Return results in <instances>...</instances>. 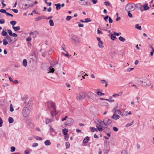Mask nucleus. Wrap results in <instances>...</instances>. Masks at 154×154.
<instances>
[{"mask_svg": "<svg viewBox=\"0 0 154 154\" xmlns=\"http://www.w3.org/2000/svg\"><path fill=\"white\" fill-rule=\"evenodd\" d=\"M136 7L134 3H129L125 7L126 11H134Z\"/></svg>", "mask_w": 154, "mask_h": 154, "instance_id": "obj_1", "label": "nucleus"}, {"mask_svg": "<svg viewBox=\"0 0 154 154\" xmlns=\"http://www.w3.org/2000/svg\"><path fill=\"white\" fill-rule=\"evenodd\" d=\"M30 113V110L27 107L26 105L22 111V114L23 116L24 117H26Z\"/></svg>", "mask_w": 154, "mask_h": 154, "instance_id": "obj_2", "label": "nucleus"}, {"mask_svg": "<svg viewBox=\"0 0 154 154\" xmlns=\"http://www.w3.org/2000/svg\"><path fill=\"white\" fill-rule=\"evenodd\" d=\"M111 120L108 118H105L102 122H100L99 123L102 125H103V123L105 125V126H106L107 125H109L112 123Z\"/></svg>", "mask_w": 154, "mask_h": 154, "instance_id": "obj_3", "label": "nucleus"}, {"mask_svg": "<svg viewBox=\"0 0 154 154\" xmlns=\"http://www.w3.org/2000/svg\"><path fill=\"white\" fill-rule=\"evenodd\" d=\"M85 97V93L84 92H81L79 95L77 96L76 99L78 100H82L84 99Z\"/></svg>", "mask_w": 154, "mask_h": 154, "instance_id": "obj_4", "label": "nucleus"}, {"mask_svg": "<svg viewBox=\"0 0 154 154\" xmlns=\"http://www.w3.org/2000/svg\"><path fill=\"white\" fill-rule=\"evenodd\" d=\"M140 82L141 83L142 85L144 86H149L151 84L150 81L147 79H144L143 81H140Z\"/></svg>", "mask_w": 154, "mask_h": 154, "instance_id": "obj_5", "label": "nucleus"}, {"mask_svg": "<svg viewBox=\"0 0 154 154\" xmlns=\"http://www.w3.org/2000/svg\"><path fill=\"white\" fill-rule=\"evenodd\" d=\"M46 103L48 108L49 107V105H50V106L53 108L54 111H56V107L54 103L51 100L48 101Z\"/></svg>", "mask_w": 154, "mask_h": 154, "instance_id": "obj_6", "label": "nucleus"}, {"mask_svg": "<svg viewBox=\"0 0 154 154\" xmlns=\"http://www.w3.org/2000/svg\"><path fill=\"white\" fill-rule=\"evenodd\" d=\"M73 122L74 121L72 119L69 118L65 122V124L66 125L71 126L73 124Z\"/></svg>", "mask_w": 154, "mask_h": 154, "instance_id": "obj_7", "label": "nucleus"}, {"mask_svg": "<svg viewBox=\"0 0 154 154\" xmlns=\"http://www.w3.org/2000/svg\"><path fill=\"white\" fill-rule=\"evenodd\" d=\"M96 96L95 94L91 92H89L87 94L88 97L90 99H93Z\"/></svg>", "mask_w": 154, "mask_h": 154, "instance_id": "obj_8", "label": "nucleus"}, {"mask_svg": "<svg viewBox=\"0 0 154 154\" xmlns=\"http://www.w3.org/2000/svg\"><path fill=\"white\" fill-rule=\"evenodd\" d=\"M71 39L74 41L75 43H78L80 41L79 37L76 35H74L72 36Z\"/></svg>", "mask_w": 154, "mask_h": 154, "instance_id": "obj_9", "label": "nucleus"}, {"mask_svg": "<svg viewBox=\"0 0 154 154\" xmlns=\"http://www.w3.org/2000/svg\"><path fill=\"white\" fill-rule=\"evenodd\" d=\"M97 39L98 41L99 42V43H98V45L99 48H102L103 47V42L101 41L100 40V38L97 37Z\"/></svg>", "mask_w": 154, "mask_h": 154, "instance_id": "obj_10", "label": "nucleus"}, {"mask_svg": "<svg viewBox=\"0 0 154 154\" xmlns=\"http://www.w3.org/2000/svg\"><path fill=\"white\" fill-rule=\"evenodd\" d=\"M7 32L10 36L14 37H17V34L12 33V31L11 29L8 30Z\"/></svg>", "mask_w": 154, "mask_h": 154, "instance_id": "obj_11", "label": "nucleus"}, {"mask_svg": "<svg viewBox=\"0 0 154 154\" xmlns=\"http://www.w3.org/2000/svg\"><path fill=\"white\" fill-rule=\"evenodd\" d=\"M20 6L22 7V8L23 9H26L28 8L30 6L29 4H21Z\"/></svg>", "mask_w": 154, "mask_h": 154, "instance_id": "obj_12", "label": "nucleus"}, {"mask_svg": "<svg viewBox=\"0 0 154 154\" xmlns=\"http://www.w3.org/2000/svg\"><path fill=\"white\" fill-rule=\"evenodd\" d=\"M38 34L37 31H35L32 32L30 33V35L31 36H32L33 38H35L36 37V35Z\"/></svg>", "mask_w": 154, "mask_h": 154, "instance_id": "obj_13", "label": "nucleus"}, {"mask_svg": "<svg viewBox=\"0 0 154 154\" xmlns=\"http://www.w3.org/2000/svg\"><path fill=\"white\" fill-rule=\"evenodd\" d=\"M96 127L98 129V130L100 131L102 130H104V128H103L100 125H97L96 126Z\"/></svg>", "mask_w": 154, "mask_h": 154, "instance_id": "obj_14", "label": "nucleus"}, {"mask_svg": "<svg viewBox=\"0 0 154 154\" xmlns=\"http://www.w3.org/2000/svg\"><path fill=\"white\" fill-rule=\"evenodd\" d=\"M90 140V138L88 136L85 137L84 139L83 142L84 143H87Z\"/></svg>", "mask_w": 154, "mask_h": 154, "instance_id": "obj_15", "label": "nucleus"}, {"mask_svg": "<svg viewBox=\"0 0 154 154\" xmlns=\"http://www.w3.org/2000/svg\"><path fill=\"white\" fill-rule=\"evenodd\" d=\"M46 122L45 123L46 124H48L49 123H51L53 121H54V119H46Z\"/></svg>", "mask_w": 154, "mask_h": 154, "instance_id": "obj_16", "label": "nucleus"}, {"mask_svg": "<svg viewBox=\"0 0 154 154\" xmlns=\"http://www.w3.org/2000/svg\"><path fill=\"white\" fill-rule=\"evenodd\" d=\"M120 118L119 115L117 114H114L112 116V118L114 120H117L119 119Z\"/></svg>", "mask_w": 154, "mask_h": 154, "instance_id": "obj_17", "label": "nucleus"}, {"mask_svg": "<svg viewBox=\"0 0 154 154\" xmlns=\"http://www.w3.org/2000/svg\"><path fill=\"white\" fill-rule=\"evenodd\" d=\"M143 9L144 11H146L149 9V7L148 6V4H145L143 5Z\"/></svg>", "mask_w": 154, "mask_h": 154, "instance_id": "obj_18", "label": "nucleus"}, {"mask_svg": "<svg viewBox=\"0 0 154 154\" xmlns=\"http://www.w3.org/2000/svg\"><path fill=\"white\" fill-rule=\"evenodd\" d=\"M53 66H50L49 67V72L50 73H53L54 71L55 70L54 68L52 67Z\"/></svg>", "mask_w": 154, "mask_h": 154, "instance_id": "obj_19", "label": "nucleus"}, {"mask_svg": "<svg viewBox=\"0 0 154 154\" xmlns=\"http://www.w3.org/2000/svg\"><path fill=\"white\" fill-rule=\"evenodd\" d=\"M68 131V129L66 128H64L63 129L62 133L64 135H66L67 134Z\"/></svg>", "mask_w": 154, "mask_h": 154, "instance_id": "obj_20", "label": "nucleus"}, {"mask_svg": "<svg viewBox=\"0 0 154 154\" xmlns=\"http://www.w3.org/2000/svg\"><path fill=\"white\" fill-rule=\"evenodd\" d=\"M54 6L56 7V9L57 10H58L60 9L61 5L60 3H58L55 4Z\"/></svg>", "mask_w": 154, "mask_h": 154, "instance_id": "obj_21", "label": "nucleus"}, {"mask_svg": "<svg viewBox=\"0 0 154 154\" xmlns=\"http://www.w3.org/2000/svg\"><path fill=\"white\" fill-rule=\"evenodd\" d=\"M23 65L25 67L27 66V61L26 59H24L23 61Z\"/></svg>", "mask_w": 154, "mask_h": 154, "instance_id": "obj_22", "label": "nucleus"}, {"mask_svg": "<svg viewBox=\"0 0 154 154\" xmlns=\"http://www.w3.org/2000/svg\"><path fill=\"white\" fill-rule=\"evenodd\" d=\"M45 144L46 146H49L51 144V143L49 140H47L45 141Z\"/></svg>", "mask_w": 154, "mask_h": 154, "instance_id": "obj_23", "label": "nucleus"}, {"mask_svg": "<svg viewBox=\"0 0 154 154\" xmlns=\"http://www.w3.org/2000/svg\"><path fill=\"white\" fill-rule=\"evenodd\" d=\"M104 4L106 6H109L111 7H112V5L111 4L108 2H104Z\"/></svg>", "mask_w": 154, "mask_h": 154, "instance_id": "obj_24", "label": "nucleus"}, {"mask_svg": "<svg viewBox=\"0 0 154 154\" xmlns=\"http://www.w3.org/2000/svg\"><path fill=\"white\" fill-rule=\"evenodd\" d=\"M12 28L15 31H17L20 29V27L19 26L17 27L12 26Z\"/></svg>", "mask_w": 154, "mask_h": 154, "instance_id": "obj_25", "label": "nucleus"}, {"mask_svg": "<svg viewBox=\"0 0 154 154\" xmlns=\"http://www.w3.org/2000/svg\"><path fill=\"white\" fill-rule=\"evenodd\" d=\"M119 39L120 41L122 42H124L125 40V39L121 36H120L119 38Z\"/></svg>", "mask_w": 154, "mask_h": 154, "instance_id": "obj_26", "label": "nucleus"}, {"mask_svg": "<svg viewBox=\"0 0 154 154\" xmlns=\"http://www.w3.org/2000/svg\"><path fill=\"white\" fill-rule=\"evenodd\" d=\"M135 28L139 30H141L142 29L141 26H139V24H137L135 25Z\"/></svg>", "mask_w": 154, "mask_h": 154, "instance_id": "obj_27", "label": "nucleus"}, {"mask_svg": "<svg viewBox=\"0 0 154 154\" xmlns=\"http://www.w3.org/2000/svg\"><path fill=\"white\" fill-rule=\"evenodd\" d=\"M137 8H139L140 9V10L141 12L143 11V10L141 9L142 7V5L140 4V3L137 4V5H136Z\"/></svg>", "mask_w": 154, "mask_h": 154, "instance_id": "obj_28", "label": "nucleus"}, {"mask_svg": "<svg viewBox=\"0 0 154 154\" xmlns=\"http://www.w3.org/2000/svg\"><path fill=\"white\" fill-rule=\"evenodd\" d=\"M115 35H114V34H111L110 36L111 39L113 40H114L115 39H116L117 38Z\"/></svg>", "mask_w": 154, "mask_h": 154, "instance_id": "obj_29", "label": "nucleus"}, {"mask_svg": "<svg viewBox=\"0 0 154 154\" xmlns=\"http://www.w3.org/2000/svg\"><path fill=\"white\" fill-rule=\"evenodd\" d=\"M44 17V16H39L38 17H36L35 18V21H38L39 20H41L43 18V17Z\"/></svg>", "mask_w": 154, "mask_h": 154, "instance_id": "obj_30", "label": "nucleus"}, {"mask_svg": "<svg viewBox=\"0 0 154 154\" xmlns=\"http://www.w3.org/2000/svg\"><path fill=\"white\" fill-rule=\"evenodd\" d=\"M2 35L3 36H7L8 35L7 32L4 30H3L2 32L1 33Z\"/></svg>", "mask_w": 154, "mask_h": 154, "instance_id": "obj_31", "label": "nucleus"}, {"mask_svg": "<svg viewBox=\"0 0 154 154\" xmlns=\"http://www.w3.org/2000/svg\"><path fill=\"white\" fill-rule=\"evenodd\" d=\"M8 122L10 123H12L14 122L13 119L11 117H10L8 118Z\"/></svg>", "mask_w": 154, "mask_h": 154, "instance_id": "obj_32", "label": "nucleus"}, {"mask_svg": "<svg viewBox=\"0 0 154 154\" xmlns=\"http://www.w3.org/2000/svg\"><path fill=\"white\" fill-rule=\"evenodd\" d=\"M91 2L90 0H87V1L85 3V5H90Z\"/></svg>", "mask_w": 154, "mask_h": 154, "instance_id": "obj_33", "label": "nucleus"}, {"mask_svg": "<svg viewBox=\"0 0 154 154\" xmlns=\"http://www.w3.org/2000/svg\"><path fill=\"white\" fill-rule=\"evenodd\" d=\"M10 23L12 25V26H14L17 23V22L13 20V21H11L10 22Z\"/></svg>", "mask_w": 154, "mask_h": 154, "instance_id": "obj_34", "label": "nucleus"}, {"mask_svg": "<svg viewBox=\"0 0 154 154\" xmlns=\"http://www.w3.org/2000/svg\"><path fill=\"white\" fill-rule=\"evenodd\" d=\"M5 38L7 40H9V42H10L12 41V40L11 39V37L8 35L7 36L5 37Z\"/></svg>", "mask_w": 154, "mask_h": 154, "instance_id": "obj_35", "label": "nucleus"}, {"mask_svg": "<svg viewBox=\"0 0 154 154\" xmlns=\"http://www.w3.org/2000/svg\"><path fill=\"white\" fill-rule=\"evenodd\" d=\"M3 44L5 45H6L8 44V42L5 39H4L3 40Z\"/></svg>", "mask_w": 154, "mask_h": 154, "instance_id": "obj_36", "label": "nucleus"}, {"mask_svg": "<svg viewBox=\"0 0 154 154\" xmlns=\"http://www.w3.org/2000/svg\"><path fill=\"white\" fill-rule=\"evenodd\" d=\"M117 106L115 107L112 110V112H113L114 113H116V111H117Z\"/></svg>", "mask_w": 154, "mask_h": 154, "instance_id": "obj_37", "label": "nucleus"}, {"mask_svg": "<svg viewBox=\"0 0 154 154\" xmlns=\"http://www.w3.org/2000/svg\"><path fill=\"white\" fill-rule=\"evenodd\" d=\"M133 123H134V122L132 121L130 123L127 124L125 126L126 127H129L131 126V125H132L133 124Z\"/></svg>", "mask_w": 154, "mask_h": 154, "instance_id": "obj_38", "label": "nucleus"}, {"mask_svg": "<svg viewBox=\"0 0 154 154\" xmlns=\"http://www.w3.org/2000/svg\"><path fill=\"white\" fill-rule=\"evenodd\" d=\"M50 25L51 26H53L54 25V23L53 20L51 19L49 20Z\"/></svg>", "mask_w": 154, "mask_h": 154, "instance_id": "obj_39", "label": "nucleus"}, {"mask_svg": "<svg viewBox=\"0 0 154 154\" xmlns=\"http://www.w3.org/2000/svg\"><path fill=\"white\" fill-rule=\"evenodd\" d=\"M32 40V39L31 38L29 37H28L27 38H26V41L28 42V43L29 44L30 42H31Z\"/></svg>", "mask_w": 154, "mask_h": 154, "instance_id": "obj_40", "label": "nucleus"}, {"mask_svg": "<svg viewBox=\"0 0 154 154\" xmlns=\"http://www.w3.org/2000/svg\"><path fill=\"white\" fill-rule=\"evenodd\" d=\"M97 94L100 96H102L104 95V94L103 93L101 92L100 91H98L97 93Z\"/></svg>", "mask_w": 154, "mask_h": 154, "instance_id": "obj_41", "label": "nucleus"}, {"mask_svg": "<svg viewBox=\"0 0 154 154\" xmlns=\"http://www.w3.org/2000/svg\"><path fill=\"white\" fill-rule=\"evenodd\" d=\"M122 94V93H120L119 94H114L112 95V96L113 97H117L118 96H119V95H120V96Z\"/></svg>", "mask_w": 154, "mask_h": 154, "instance_id": "obj_42", "label": "nucleus"}, {"mask_svg": "<svg viewBox=\"0 0 154 154\" xmlns=\"http://www.w3.org/2000/svg\"><path fill=\"white\" fill-rule=\"evenodd\" d=\"M0 12L3 13H5L6 14V13H7L6 10L3 9H1L0 10Z\"/></svg>", "mask_w": 154, "mask_h": 154, "instance_id": "obj_43", "label": "nucleus"}, {"mask_svg": "<svg viewBox=\"0 0 154 154\" xmlns=\"http://www.w3.org/2000/svg\"><path fill=\"white\" fill-rule=\"evenodd\" d=\"M85 22L86 23H88L89 22H90L91 21V20L90 18H86L85 19Z\"/></svg>", "mask_w": 154, "mask_h": 154, "instance_id": "obj_44", "label": "nucleus"}, {"mask_svg": "<svg viewBox=\"0 0 154 154\" xmlns=\"http://www.w3.org/2000/svg\"><path fill=\"white\" fill-rule=\"evenodd\" d=\"M128 13V16L129 17L132 18L133 17L132 15L130 13L131 11H127Z\"/></svg>", "mask_w": 154, "mask_h": 154, "instance_id": "obj_45", "label": "nucleus"}, {"mask_svg": "<svg viewBox=\"0 0 154 154\" xmlns=\"http://www.w3.org/2000/svg\"><path fill=\"white\" fill-rule=\"evenodd\" d=\"M15 150V148L13 146H11V152H14Z\"/></svg>", "mask_w": 154, "mask_h": 154, "instance_id": "obj_46", "label": "nucleus"}, {"mask_svg": "<svg viewBox=\"0 0 154 154\" xmlns=\"http://www.w3.org/2000/svg\"><path fill=\"white\" fill-rule=\"evenodd\" d=\"M66 149H67L69 147L70 144L68 142H66Z\"/></svg>", "mask_w": 154, "mask_h": 154, "instance_id": "obj_47", "label": "nucleus"}, {"mask_svg": "<svg viewBox=\"0 0 154 154\" xmlns=\"http://www.w3.org/2000/svg\"><path fill=\"white\" fill-rule=\"evenodd\" d=\"M14 109L12 105V104H11L10 105V110L11 112H12L13 111Z\"/></svg>", "mask_w": 154, "mask_h": 154, "instance_id": "obj_48", "label": "nucleus"}, {"mask_svg": "<svg viewBox=\"0 0 154 154\" xmlns=\"http://www.w3.org/2000/svg\"><path fill=\"white\" fill-rule=\"evenodd\" d=\"M91 131L92 132H94L95 131H97V129L95 128L94 127H91Z\"/></svg>", "mask_w": 154, "mask_h": 154, "instance_id": "obj_49", "label": "nucleus"}, {"mask_svg": "<svg viewBox=\"0 0 154 154\" xmlns=\"http://www.w3.org/2000/svg\"><path fill=\"white\" fill-rule=\"evenodd\" d=\"M61 48L62 49V50L64 51H65L66 53L67 52L65 49V45L64 44H63V46L61 47Z\"/></svg>", "mask_w": 154, "mask_h": 154, "instance_id": "obj_50", "label": "nucleus"}, {"mask_svg": "<svg viewBox=\"0 0 154 154\" xmlns=\"http://www.w3.org/2000/svg\"><path fill=\"white\" fill-rule=\"evenodd\" d=\"M62 54H63L64 55V56H66V57H67L68 58H69V57H70L68 53H67V54H65L64 53L62 52Z\"/></svg>", "mask_w": 154, "mask_h": 154, "instance_id": "obj_51", "label": "nucleus"}, {"mask_svg": "<svg viewBox=\"0 0 154 154\" xmlns=\"http://www.w3.org/2000/svg\"><path fill=\"white\" fill-rule=\"evenodd\" d=\"M5 20L3 19H1L0 20V23L3 24L5 23Z\"/></svg>", "mask_w": 154, "mask_h": 154, "instance_id": "obj_52", "label": "nucleus"}, {"mask_svg": "<svg viewBox=\"0 0 154 154\" xmlns=\"http://www.w3.org/2000/svg\"><path fill=\"white\" fill-rule=\"evenodd\" d=\"M154 52V49L153 48H152V51H151L150 53V54H149V56L151 57L153 55V52Z\"/></svg>", "mask_w": 154, "mask_h": 154, "instance_id": "obj_53", "label": "nucleus"}, {"mask_svg": "<svg viewBox=\"0 0 154 154\" xmlns=\"http://www.w3.org/2000/svg\"><path fill=\"white\" fill-rule=\"evenodd\" d=\"M72 18V17L71 16H68L66 17V20H69Z\"/></svg>", "mask_w": 154, "mask_h": 154, "instance_id": "obj_54", "label": "nucleus"}, {"mask_svg": "<svg viewBox=\"0 0 154 154\" xmlns=\"http://www.w3.org/2000/svg\"><path fill=\"white\" fill-rule=\"evenodd\" d=\"M121 34V33H120V32L117 33L115 32H114V35H116L117 36H119Z\"/></svg>", "mask_w": 154, "mask_h": 154, "instance_id": "obj_55", "label": "nucleus"}, {"mask_svg": "<svg viewBox=\"0 0 154 154\" xmlns=\"http://www.w3.org/2000/svg\"><path fill=\"white\" fill-rule=\"evenodd\" d=\"M113 130L115 131H118V128L115 127H113L112 128Z\"/></svg>", "mask_w": 154, "mask_h": 154, "instance_id": "obj_56", "label": "nucleus"}, {"mask_svg": "<svg viewBox=\"0 0 154 154\" xmlns=\"http://www.w3.org/2000/svg\"><path fill=\"white\" fill-rule=\"evenodd\" d=\"M105 100L109 101L110 102H114V100H110L109 99H105Z\"/></svg>", "mask_w": 154, "mask_h": 154, "instance_id": "obj_57", "label": "nucleus"}, {"mask_svg": "<svg viewBox=\"0 0 154 154\" xmlns=\"http://www.w3.org/2000/svg\"><path fill=\"white\" fill-rule=\"evenodd\" d=\"M113 22V20H112V19H111V18L109 17V23H112Z\"/></svg>", "mask_w": 154, "mask_h": 154, "instance_id": "obj_58", "label": "nucleus"}, {"mask_svg": "<svg viewBox=\"0 0 154 154\" xmlns=\"http://www.w3.org/2000/svg\"><path fill=\"white\" fill-rule=\"evenodd\" d=\"M77 23L79 24L78 26L79 27H83L84 25L83 24L80 23L79 22H77Z\"/></svg>", "mask_w": 154, "mask_h": 154, "instance_id": "obj_59", "label": "nucleus"}, {"mask_svg": "<svg viewBox=\"0 0 154 154\" xmlns=\"http://www.w3.org/2000/svg\"><path fill=\"white\" fill-rule=\"evenodd\" d=\"M38 145V144L37 143H33L32 146L33 147H36Z\"/></svg>", "mask_w": 154, "mask_h": 154, "instance_id": "obj_60", "label": "nucleus"}, {"mask_svg": "<svg viewBox=\"0 0 154 154\" xmlns=\"http://www.w3.org/2000/svg\"><path fill=\"white\" fill-rule=\"evenodd\" d=\"M50 131L51 132H54V129L51 126H50Z\"/></svg>", "mask_w": 154, "mask_h": 154, "instance_id": "obj_61", "label": "nucleus"}, {"mask_svg": "<svg viewBox=\"0 0 154 154\" xmlns=\"http://www.w3.org/2000/svg\"><path fill=\"white\" fill-rule=\"evenodd\" d=\"M109 16L108 15H107L105 17H104V20L105 21H107V19H108V18H109Z\"/></svg>", "mask_w": 154, "mask_h": 154, "instance_id": "obj_62", "label": "nucleus"}, {"mask_svg": "<svg viewBox=\"0 0 154 154\" xmlns=\"http://www.w3.org/2000/svg\"><path fill=\"white\" fill-rule=\"evenodd\" d=\"M58 62H56V61H54V62L53 63L51 64V65L52 66H54V65H56V64H57Z\"/></svg>", "mask_w": 154, "mask_h": 154, "instance_id": "obj_63", "label": "nucleus"}, {"mask_svg": "<svg viewBox=\"0 0 154 154\" xmlns=\"http://www.w3.org/2000/svg\"><path fill=\"white\" fill-rule=\"evenodd\" d=\"M121 154H127V153L126 151L125 150L122 151Z\"/></svg>", "mask_w": 154, "mask_h": 154, "instance_id": "obj_64", "label": "nucleus"}]
</instances>
